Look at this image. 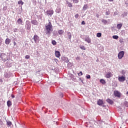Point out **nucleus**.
Here are the masks:
<instances>
[{"instance_id": "36", "label": "nucleus", "mask_w": 128, "mask_h": 128, "mask_svg": "<svg viewBox=\"0 0 128 128\" xmlns=\"http://www.w3.org/2000/svg\"><path fill=\"white\" fill-rule=\"evenodd\" d=\"M78 16H79L78 14H76L75 15V18H78Z\"/></svg>"}, {"instance_id": "18", "label": "nucleus", "mask_w": 128, "mask_h": 128, "mask_svg": "<svg viewBox=\"0 0 128 128\" xmlns=\"http://www.w3.org/2000/svg\"><path fill=\"white\" fill-rule=\"evenodd\" d=\"M64 32V31L62 30H60L58 31V34L60 35L63 34Z\"/></svg>"}, {"instance_id": "14", "label": "nucleus", "mask_w": 128, "mask_h": 128, "mask_svg": "<svg viewBox=\"0 0 128 128\" xmlns=\"http://www.w3.org/2000/svg\"><path fill=\"white\" fill-rule=\"evenodd\" d=\"M55 56L56 58H60V53L58 51H56Z\"/></svg>"}, {"instance_id": "39", "label": "nucleus", "mask_w": 128, "mask_h": 128, "mask_svg": "<svg viewBox=\"0 0 128 128\" xmlns=\"http://www.w3.org/2000/svg\"><path fill=\"white\" fill-rule=\"evenodd\" d=\"M76 60H80V57H77V58H76Z\"/></svg>"}, {"instance_id": "50", "label": "nucleus", "mask_w": 128, "mask_h": 128, "mask_svg": "<svg viewBox=\"0 0 128 128\" xmlns=\"http://www.w3.org/2000/svg\"><path fill=\"white\" fill-rule=\"evenodd\" d=\"M120 42H122L120 40Z\"/></svg>"}, {"instance_id": "25", "label": "nucleus", "mask_w": 128, "mask_h": 128, "mask_svg": "<svg viewBox=\"0 0 128 128\" xmlns=\"http://www.w3.org/2000/svg\"><path fill=\"white\" fill-rule=\"evenodd\" d=\"M102 22L104 24H108V20L104 19L102 20Z\"/></svg>"}, {"instance_id": "46", "label": "nucleus", "mask_w": 128, "mask_h": 128, "mask_svg": "<svg viewBox=\"0 0 128 128\" xmlns=\"http://www.w3.org/2000/svg\"><path fill=\"white\" fill-rule=\"evenodd\" d=\"M2 80L1 79H0V82H2Z\"/></svg>"}, {"instance_id": "30", "label": "nucleus", "mask_w": 128, "mask_h": 128, "mask_svg": "<svg viewBox=\"0 0 128 128\" xmlns=\"http://www.w3.org/2000/svg\"><path fill=\"white\" fill-rule=\"evenodd\" d=\"M52 42L53 46H56V42L54 40H52Z\"/></svg>"}, {"instance_id": "37", "label": "nucleus", "mask_w": 128, "mask_h": 128, "mask_svg": "<svg viewBox=\"0 0 128 128\" xmlns=\"http://www.w3.org/2000/svg\"><path fill=\"white\" fill-rule=\"evenodd\" d=\"M78 76H82V72H80V73H78Z\"/></svg>"}, {"instance_id": "22", "label": "nucleus", "mask_w": 128, "mask_h": 128, "mask_svg": "<svg viewBox=\"0 0 128 128\" xmlns=\"http://www.w3.org/2000/svg\"><path fill=\"white\" fill-rule=\"evenodd\" d=\"M6 124H7V126H12V122L10 121H7Z\"/></svg>"}, {"instance_id": "12", "label": "nucleus", "mask_w": 128, "mask_h": 128, "mask_svg": "<svg viewBox=\"0 0 128 128\" xmlns=\"http://www.w3.org/2000/svg\"><path fill=\"white\" fill-rule=\"evenodd\" d=\"M103 104H104V102L102 101V100H99L98 101V106H102Z\"/></svg>"}, {"instance_id": "41", "label": "nucleus", "mask_w": 128, "mask_h": 128, "mask_svg": "<svg viewBox=\"0 0 128 128\" xmlns=\"http://www.w3.org/2000/svg\"><path fill=\"white\" fill-rule=\"evenodd\" d=\"M60 98H64V95L62 94H61L60 95Z\"/></svg>"}, {"instance_id": "21", "label": "nucleus", "mask_w": 128, "mask_h": 128, "mask_svg": "<svg viewBox=\"0 0 128 128\" xmlns=\"http://www.w3.org/2000/svg\"><path fill=\"white\" fill-rule=\"evenodd\" d=\"M7 105L8 107L12 106V102H10V100H8L7 102Z\"/></svg>"}, {"instance_id": "33", "label": "nucleus", "mask_w": 128, "mask_h": 128, "mask_svg": "<svg viewBox=\"0 0 128 128\" xmlns=\"http://www.w3.org/2000/svg\"><path fill=\"white\" fill-rule=\"evenodd\" d=\"M110 10H108V11H106V16H108L110 14Z\"/></svg>"}, {"instance_id": "13", "label": "nucleus", "mask_w": 128, "mask_h": 128, "mask_svg": "<svg viewBox=\"0 0 128 128\" xmlns=\"http://www.w3.org/2000/svg\"><path fill=\"white\" fill-rule=\"evenodd\" d=\"M4 76L5 78H10V72H6L4 73Z\"/></svg>"}, {"instance_id": "43", "label": "nucleus", "mask_w": 128, "mask_h": 128, "mask_svg": "<svg viewBox=\"0 0 128 128\" xmlns=\"http://www.w3.org/2000/svg\"><path fill=\"white\" fill-rule=\"evenodd\" d=\"M2 40L0 39V46H2Z\"/></svg>"}, {"instance_id": "2", "label": "nucleus", "mask_w": 128, "mask_h": 128, "mask_svg": "<svg viewBox=\"0 0 128 128\" xmlns=\"http://www.w3.org/2000/svg\"><path fill=\"white\" fill-rule=\"evenodd\" d=\"M0 60H2V62H6V60H8V55L4 54H2L0 56Z\"/></svg>"}, {"instance_id": "31", "label": "nucleus", "mask_w": 128, "mask_h": 128, "mask_svg": "<svg viewBox=\"0 0 128 128\" xmlns=\"http://www.w3.org/2000/svg\"><path fill=\"white\" fill-rule=\"evenodd\" d=\"M80 48H81V50H86V47H84V46H80Z\"/></svg>"}, {"instance_id": "44", "label": "nucleus", "mask_w": 128, "mask_h": 128, "mask_svg": "<svg viewBox=\"0 0 128 128\" xmlns=\"http://www.w3.org/2000/svg\"><path fill=\"white\" fill-rule=\"evenodd\" d=\"M114 16H116V14H118V13H117L116 12H115L114 13Z\"/></svg>"}, {"instance_id": "5", "label": "nucleus", "mask_w": 128, "mask_h": 128, "mask_svg": "<svg viewBox=\"0 0 128 128\" xmlns=\"http://www.w3.org/2000/svg\"><path fill=\"white\" fill-rule=\"evenodd\" d=\"M124 52L121 51L118 54V58L119 60H122V58H124Z\"/></svg>"}, {"instance_id": "49", "label": "nucleus", "mask_w": 128, "mask_h": 128, "mask_svg": "<svg viewBox=\"0 0 128 128\" xmlns=\"http://www.w3.org/2000/svg\"><path fill=\"white\" fill-rule=\"evenodd\" d=\"M82 82H84L82 81Z\"/></svg>"}, {"instance_id": "16", "label": "nucleus", "mask_w": 128, "mask_h": 128, "mask_svg": "<svg viewBox=\"0 0 128 128\" xmlns=\"http://www.w3.org/2000/svg\"><path fill=\"white\" fill-rule=\"evenodd\" d=\"M85 42H88V44L90 43V38L88 37L85 38Z\"/></svg>"}, {"instance_id": "9", "label": "nucleus", "mask_w": 128, "mask_h": 128, "mask_svg": "<svg viewBox=\"0 0 128 128\" xmlns=\"http://www.w3.org/2000/svg\"><path fill=\"white\" fill-rule=\"evenodd\" d=\"M114 96H117L118 98H120V92L118 90H114Z\"/></svg>"}, {"instance_id": "38", "label": "nucleus", "mask_w": 128, "mask_h": 128, "mask_svg": "<svg viewBox=\"0 0 128 128\" xmlns=\"http://www.w3.org/2000/svg\"><path fill=\"white\" fill-rule=\"evenodd\" d=\"M86 78H90V75H87Z\"/></svg>"}, {"instance_id": "8", "label": "nucleus", "mask_w": 128, "mask_h": 128, "mask_svg": "<svg viewBox=\"0 0 128 128\" xmlns=\"http://www.w3.org/2000/svg\"><path fill=\"white\" fill-rule=\"evenodd\" d=\"M118 80H119V82H124L126 80V77L124 76H119L118 78Z\"/></svg>"}, {"instance_id": "29", "label": "nucleus", "mask_w": 128, "mask_h": 128, "mask_svg": "<svg viewBox=\"0 0 128 128\" xmlns=\"http://www.w3.org/2000/svg\"><path fill=\"white\" fill-rule=\"evenodd\" d=\"M112 38H114V40H118V36H113Z\"/></svg>"}, {"instance_id": "45", "label": "nucleus", "mask_w": 128, "mask_h": 128, "mask_svg": "<svg viewBox=\"0 0 128 128\" xmlns=\"http://www.w3.org/2000/svg\"><path fill=\"white\" fill-rule=\"evenodd\" d=\"M108 2H114V0H108Z\"/></svg>"}, {"instance_id": "19", "label": "nucleus", "mask_w": 128, "mask_h": 128, "mask_svg": "<svg viewBox=\"0 0 128 128\" xmlns=\"http://www.w3.org/2000/svg\"><path fill=\"white\" fill-rule=\"evenodd\" d=\"M122 26V24H118L117 25V28H118V30H120Z\"/></svg>"}, {"instance_id": "48", "label": "nucleus", "mask_w": 128, "mask_h": 128, "mask_svg": "<svg viewBox=\"0 0 128 128\" xmlns=\"http://www.w3.org/2000/svg\"><path fill=\"white\" fill-rule=\"evenodd\" d=\"M97 18H98V15H96Z\"/></svg>"}, {"instance_id": "1", "label": "nucleus", "mask_w": 128, "mask_h": 128, "mask_svg": "<svg viewBox=\"0 0 128 128\" xmlns=\"http://www.w3.org/2000/svg\"><path fill=\"white\" fill-rule=\"evenodd\" d=\"M44 32L46 34H47V36H50L52 32H54L52 24V22H49L48 24H46Z\"/></svg>"}, {"instance_id": "10", "label": "nucleus", "mask_w": 128, "mask_h": 128, "mask_svg": "<svg viewBox=\"0 0 128 128\" xmlns=\"http://www.w3.org/2000/svg\"><path fill=\"white\" fill-rule=\"evenodd\" d=\"M112 76V74L110 72H107L106 74V78H110Z\"/></svg>"}, {"instance_id": "32", "label": "nucleus", "mask_w": 128, "mask_h": 128, "mask_svg": "<svg viewBox=\"0 0 128 128\" xmlns=\"http://www.w3.org/2000/svg\"><path fill=\"white\" fill-rule=\"evenodd\" d=\"M124 106L126 108H128V102H124Z\"/></svg>"}, {"instance_id": "24", "label": "nucleus", "mask_w": 128, "mask_h": 128, "mask_svg": "<svg viewBox=\"0 0 128 128\" xmlns=\"http://www.w3.org/2000/svg\"><path fill=\"white\" fill-rule=\"evenodd\" d=\"M5 42H6V44H10V40L8 38H6V40Z\"/></svg>"}, {"instance_id": "4", "label": "nucleus", "mask_w": 128, "mask_h": 128, "mask_svg": "<svg viewBox=\"0 0 128 128\" xmlns=\"http://www.w3.org/2000/svg\"><path fill=\"white\" fill-rule=\"evenodd\" d=\"M25 27L26 28V30H30L32 28V24H30V22L29 20L26 21Z\"/></svg>"}, {"instance_id": "7", "label": "nucleus", "mask_w": 128, "mask_h": 128, "mask_svg": "<svg viewBox=\"0 0 128 128\" xmlns=\"http://www.w3.org/2000/svg\"><path fill=\"white\" fill-rule=\"evenodd\" d=\"M46 14H47V16H52L54 14V10H48L46 12Z\"/></svg>"}, {"instance_id": "23", "label": "nucleus", "mask_w": 128, "mask_h": 128, "mask_svg": "<svg viewBox=\"0 0 128 128\" xmlns=\"http://www.w3.org/2000/svg\"><path fill=\"white\" fill-rule=\"evenodd\" d=\"M100 82H101V84H106V81L104 79H101L100 80Z\"/></svg>"}, {"instance_id": "11", "label": "nucleus", "mask_w": 128, "mask_h": 128, "mask_svg": "<svg viewBox=\"0 0 128 128\" xmlns=\"http://www.w3.org/2000/svg\"><path fill=\"white\" fill-rule=\"evenodd\" d=\"M31 22L32 24H34V26H38V22L36 20H32Z\"/></svg>"}, {"instance_id": "34", "label": "nucleus", "mask_w": 128, "mask_h": 128, "mask_svg": "<svg viewBox=\"0 0 128 128\" xmlns=\"http://www.w3.org/2000/svg\"><path fill=\"white\" fill-rule=\"evenodd\" d=\"M73 2H74V4H78V0H73Z\"/></svg>"}, {"instance_id": "42", "label": "nucleus", "mask_w": 128, "mask_h": 128, "mask_svg": "<svg viewBox=\"0 0 128 128\" xmlns=\"http://www.w3.org/2000/svg\"><path fill=\"white\" fill-rule=\"evenodd\" d=\"M11 96H12V98H14V95L12 94Z\"/></svg>"}, {"instance_id": "26", "label": "nucleus", "mask_w": 128, "mask_h": 128, "mask_svg": "<svg viewBox=\"0 0 128 128\" xmlns=\"http://www.w3.org/2000/svg\"><path fill=\"white\" fill-rule=\"evenodd\" d=\"M67 4L68 5V6H69V8H72V3L68 2H67Z\"/></svg>"}, {"instance_id": "47", "label": "nucleus", "mask_w": 128, "mask_h": 128, "mask_svg": "<svg viewBox=\"0 0 128 128\" xmlns=\"http://www.w3.org/2000/svg\"><path fill=\"white\" fill-rule=\"evenodd\" d=\"M127 96H128V92H126V94Z\"/></svg>"}, {"instance_id": "20", "label": "nucleus", "mask_w": 128, "mask_h": 128, "mask_svg": "<svg viewBox=\"0 0 128 128\" xmlns=\"http://www.w3.org/2000/svg\"><path fill=\"white\" fill-rule=\"evenodd\" d=\"M88 4H84L82 8L83 10H86L88 9Z\"/></svg>"}, {"instance_id": "17", "label": "nucleus", "mask_w": 128, "mask_h": 128, "mask_svg": "<svg viewBox=\"0 0 128 128\" xmlns=\"http://www.w3.org/2000/svg\"><path fill=\"white\" fill-rule=\"evenodd\" d=\"M17 22L18 24H22V19L20 18L17 20Z\"/></svg>"}, {"instance_id": "35", "label": "nucleus", "mask_w": 128, "mask_h": 128, "mask_svg": "<svg viewBox=\"0 0 128 128\" xmlns=\"http://www.w3.org/2000/svg\"><path fill=\"white\" fill-rule=\"evenodd\" d=\"M30 56L28 55H26V56H25V58H26L27 60L30 58Z\"/></svg>"}, {"instance_id": "40", "label": "nucleus", "mask_w": 128, "mask_h": 128, "mask_svg": "<svg viewBox=\"0 0 128 128\" xmlns=\"http://www.w3.org/2000/svg\"><path fill=\"white\" fill-rule=\"evenodd\" d=\"M82 24H86V22H84V21H82Z\"/></svg>"}, {"instance_id": "6", "label": "nucleus", "mask_w": 128, "mask_h": 128, "mask_svg": "<svg viewBox=\"0 0 128 128\" xmlns=\"http://www.w3.org/2000/svg\"><path fill=\"white\" fill-rule=\"evenodd\" d=\"M65 38H68L69 40H72V33H70V32H67L65 35Z\"/></svg>"}, {"instance_id": "27", "label": "nucleus", "mask_w": 128, "mask_h": 128, "mask_svg": "<svg viewBox=\"0 0 128 128\" xmlns=\"http://www.w3.org/2000/svg\"><path fill=\"white\" fill-rule=\"evenodd\" d=\"M96 36L98 38H100V36H102V33L100 32H98L96 34Z\"/></svg>"}, {"instance_id": "28", "label": "nucleus", "mask_w": 128, "mask_h": 128, "mask_svg": "<svg viewBox=\"0 0 128 128\" xmlns=\"http://www.w3.org/2000/svg\"><path fill=\"white\" fill-rule=\"evenodd\" d=\"M18 4H21V6H22L24 4V2L22 1V0H20L18 2Z\"/></svg>"}, {"instance_id": "15", "label": "nucleus", "mask_w": 128, "mask_h": 128, "mask_svg": "<svg viewBox=\"0 0 128 128\" xmlns=\"http://www.w3.org/2000/svg\"><path fill=\"white\" fill-rule=\"evenodd\" d=\"M106 102H108V104H114V101L110 98L107 99Z\"/></svg>"}, {"instance_id": "3", "label": "nucleus", "mask_w": 128, "mask_h": 128, "mask_svg": "<svg viewBox=\"0 0 128 128\" xmlns=\"http://www.w3.org/2000/svg\"><path fill=\"white\" fill-rule=\"evenodd\" d=\"M40 42V37L38 36L35 34L34 38H32V42Z\"/></svg>"}]
</instances>
